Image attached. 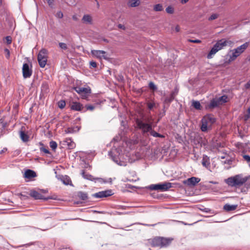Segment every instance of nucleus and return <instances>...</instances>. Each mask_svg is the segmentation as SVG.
I'll return each mask as SVG.
<instances>
[{
	"label": "nucleus",
	"mask_w": 250,
	"mask_h": 250,
	"mask_svg": "<svg viewBox=\"0 0 250 250\" xmlns=\"http://www.w3.org/2000/svg\"><path fill=\"white\" fill-rule=\"evenodd\" d=\"M153 119L151 116H146L142 114L135 119L136 128L141 131L145 136L150 134L154 137L165 138L164 135L156 132L152 128Z\"/></svg>",
	"instance_id": "1"
},
{
	"label": "nucleus",
	"mask_w": 250,
	"mask_h": 250,
	"mask_svg": "<svg viewBox=\"0 0 250 250\" xmlns=\"http://www.w3.org/2000/svg\"><path fill=\"white\" fill-rule=\"evenodd\" d=\"M250 179V176L243 177L241 174H237L230 177L225 180V183L231 187H239L244 184V187L248 191L250 188V183H246Z\"/></svg>",
	"instance_id": "2"
},
{
	"label": "nucleus",
	"mask_w": 250,
	"mask_h": 250,
	"mask_svg": "<svg viewBox=\"0 0 250 250\" xmlns=\"http://www.w3.org/2000/svg\"><path fill=\"white\" fill-rule=\"evenodd\" d=\"M232 43V42L231 41L226 40L225 39H222L218 41L213 46L207 55V58L211 59L213 57V56L218 51L221 50L224 47L228 45H231Z\"/></svg>",
	"instance_id": "3"
},
{
	"label": "nucleus",
	"mask_w": 250,
	"mask_h": 250,
	"mask_svg": "<svg viewBox=\"0 0 250 250\" xmlns=\"http://www.w3.org/2000/svg\"><path fill=\"white\" fill-rule=\"evenodd\" d=\"M249 42H246L232 50V53L230 56L229 61H234L237 57L239 56L248 47Z\"/></svg>",
	"instance_id": "4"
},
{
	"label": "nucleus",
	"mask_w": 250,
	"mask_h": 250,
	"mask_svg": "<svg viewBox=\"0 0 250 250\" xmlns=\"http://www.w3.org/2000/svg\"><path fill=\"white\" fill-rule=\"evenodd\" d=\"M81 174L83 178L91 181H94L95 182H99L100 183H111L112 182V179L111 178H109L107 181L102 178H95L89 173H86L83 170L82 171Z\"/></svg>",
	"instance_id": "5"
},
{
	"label": "nucleus",
	"mask_w": 250,
	"mask_h": 250,
	"mask_svg": "<svg viewBox=\"0 0 250 250\" xmlns=\"http://www.w3.org/2000/svg\"><path fill=\"white\" fill-rule=\"evenodd\" d=\"M172 187V184L169 182H165L158 184H152L149 186V188L151 190L166 191Z\"/></svg>",
	"instance_id": "6"
},
{
	"label": "nucleus",
	"mask_w": 250,
	"mask_h": 250,
	"mask_svg": "<svg viewBox=\"0 0 250 250\" xmlns=\"http://www.w3.org/2000/svg\"><path fill=\"white\" fill-rule=\"evenodd\" d=\"M47 50L46 49H42L38 55V61L41 67L43 68L46 64L47 60Z\"/></svg>",
	"instance_id": "7"
},
{
	"label": "nucleus",
	"mask_w": 250,
	"mask_h": 250,
	"mask_svg": "<svg viewBox=\"0 0 250 250\" xmlns=\"http://www.w3.org/2000/svg\"><path fill=\"white\" fill-rule=\"evenodd\" d=\"M22 72L24 79L30 78L32 74V65L30 67L27 63H24L22 65Z\"/></svg>",
	"instance_id": "8"
},
{
	"label": "nucleus",
	"mask_w": 250,
	"mask_h": 250,
	"mask_svg": "<svg viewBox=\"0 0 250 250\" xmlns=\"http://www.w3.org/2000/svg\"><path fill=\"white\" fill-rule=\"evenodd\" d=\"M200 181V179L195 177H192L183 181V184L189 187L195 186Z\"/></svg>",
	"instance_id": "9"
},
{
	"label": "nucleus",
	"mask_w": 250,
	"mask_h": 250,
	"mask_svg": "<svg viewBox=\"0 0 250 250\" xmlns=\"http://www.w3.org/2000/svg\"><path fill=\"white\" fill-rule=\"evenodd\" d=\"M91 54L94 56L100 58V59H104L105 60H107L108 57L106 55V53L105 51L103 50H93L91 51Z\"/></svg>",
	"instance_id": "10"
},
{
	"label": "nucleus",
	"mask_w": 250,
	"mask_h": 250,
	"mask_svg": "<svg viewBox=\"0 0 250 250\" xmlns=\"http://www.w3.org/2000/svg\"><path fill=\"white\" fill-rule=\"evenodd\" d=\"M29 195L35 199H41L44 201H47L49 199H52L50 197H44L41 193L36 191L31 190L30 192Z\"/></svg>",
	"instance_id": "11"
},
{
	"label": "nucleus",
	"mask_w": 250,
	"mask_h": 250,
	"mask_svg": "<svg viewBox=\"0 0 250 250\" xmlns=\"http://www.w3.org/2000/svg\"><path fill=\"white\" fill-rule=\"evenodd\" d=\"M112 194L113 193L111 190H106L94 193L92 196L95 198H100L107 197L111 196Z\"/></svg>",
	"instance_id": "12"
},
{
	"label": "nucleus",
	"mask_w": 250,
	"mask_h": 250,
	"mask_svg": "<svg viewBox=\"0 0 250 250\" xmlns=\"http://www.w3.org/2000/svg\"><path fill=\"white\" fill-rule=\"evenodd\" d=\"M83 105L78 102H72L70 105V108L72 110L81 111L83 112Z\"/></svg>",
	"instance_id": "13"
},
{
	"label": "nucleus",
	"mask_w": 250,
	"mask_h": 250,
	"mask_svg": "<svg viewBox=\"0 0 250 250\" xmlns=\"http://www.w3.org/2000/svg\"><path fill=\"white\" fill-rule=\"evenodd\" d=\"M82 91L80 95L82 99H86L91 93V89L89 87L83 88Z\"/></svg>",
	"instance_id": "14"
},
{
	"label": "nucleus",
	"mask_w": 250,
	"mask_h": 250,
	"mask_svg": "<svg viewBox=\"0 0 250 250\" xmlns=\"http://www.w3.org/2000/svg\"><path fill=\"white\" fill-rule=\"evenodd\" d=\"M59 179L65 185H70L73 186L70 178L67 175H62L59 178Z\"/></svg>",
	"instance_id": "15"
},
{
	"label": "nucleus",
	"mask_w": 250,
	"mask_h": 250,
	"mask_svg": "<svg viewBox=\"0 0 250 250\" xmlns=\"http://www.w3.org/2000/svg\"><path fill=\"white\" fill-rule=\"evenodd\" d=\"M202 119L204 120V121H207V123L209 125H211L216 121L215 118L213 117V115L210 114L205 116Z\"/></svg>",
	"instance_id": "16"
},
{
	"label": "nucleus",
	"mask_w": 250,
	"mask_h": 250,
	"mask_svg": "<svg viewBox=\"0 0 250 250\" xmlns=\"http://www.w3.org/2000/svg\"><path fill=\"white\" fill-rule=\"evenodd\" d=\"M161 237H156L151 242V245L153 247H160L161 248Z\"/></svg>",
	"instance_id": "17"
},
{
	"label": "nucleus",
	"mask_w": 250,
	"mask_h": 250,
	"mask_svg": "<svg viewBox=\"0 0 250 250\" xmlns=\"http://www.w3.org/2000/svg\"><path fill=\"white\" fill-rule=\"evenodd\" d=\"M161 248L166 247L169 246L173 240L172 238H165L161 237Z\"/></svg>",
	"instance_id": "18"
},
{
	"label": "nucleus",
	"mask_w": 250,
	"mask_h": 250,
	"mask_svg": "<svg viewBox=\"0 0 250 250\" xmlns=\"http://www.w3.org/2000/svg\"><path fill=\"white\" fill-rule=\"evenodd\" d=\"M202 164L206 168L209 167L210 165L209 157L206 155H204L202 160Z\"/></svg>",
	"instance_id": "19"
},
{
	"label": "nucleus",
	"mask_w": 250,
	"mask_h": 250,
	"mask_svg": "<svg viewBox=\"0 0 250 250\" xmlns=\"http://www.w3.org/2000/svg\"><path fill=\"white\" fill-rule=\"evenodd\" d=\"M220 104V102L217 99H213L210 102L208 105L209 108H214L219 106Z\"/></svg>",
	"instance_id": "20"
},
{
	"label": "nucleus",
	"mask_w": 250,
	"mask_h": 250,
	"mask_svg": "<svg viewBox=\"0 0 250 250\" xmlns=\"http://www.w3.org/2000/svg\"><path fill=\"white\" fill-rule=\"evenodd\" d=\"M238 207L237 205L225 204L223 207V209L227 211H230L235 210Z\"/></svg>",
	"instance_id": "21"
},
{
	"label": "nucleus",
	"mask_w": 250,
	"mask_h": 250,
	"mask_svg": "<svg viewBox=\"0 0 250 250\" xmlns=\"http://www.w3.org/2000/svg\"><path fill=\"white\" fill-rule=\"evenodd\" d=\"M7 123L4 121L3 119H0V130L1 135L5 133V129L7 126Z\"/></svg>",
	"instance_id": "22"
},
{
	"label": "nucleus",
	"mask_w": 250,
	"mask_h": 250,
	"mask_svg": "<svg viewBox=\"0 0 250 250\" xmlns=\"http://www.w3.org/2000/svg\"><path fill=\"white\" fill-rule=\"evenodd\" d=\"M36 176L35 171L31 169H27L24 173V177L28 179H31Z\"/></svg>",
	"instance_id": "23"
},
{
	"label": "nucleus",
	"mask_w": 250,
	"mask_h": 250,
	"mask_svg": "<svg viewBox=\"0 0 250 250\" xmlns=\"http://www.w3.org/2000/svg\"><path fill=\"white\" fill-rule=\"evenodd\" d=\"M64 142L65 143L64 145H67L69 149H72L75 146L74 142L70 138L65 139Z\"/></svg>",
	"instance_id": "24"
},
{
	"label": "nucleus",
	"mask_w": 250,
	"mask_h": 250,
	"mask_svg": "<svg viewBox=\"0 0 250 250\" xmlns=\"http://www.w3.org/2000/svg\"><path fill=\"white\" fill-rule=\"evenodd\" d=\"M80 128V127L78 126H75L74 127H68L65 131L66 133H74L78 132Z\"/></svg>",
	"instance_id": "25"
},
{
	"label": "nucleus",
	"mask_w": 250,
	"mask_h": 250,
	"mask_svg": "<svg viewBox=\"0 0 250 250\" xmlns=\"http://www.w3.org/2000/svg\"><path fill=\"white\" fill-rule=\"evenodd\" d=\"M82 21L83 23L91 24L92 21V17L88 14L84 15L82 18Z\"/></svg>",
	"instance_id": "26"
},
{
	"label": "nucleus",
	"mask_w": 250,
	"mask_h": 250,
	"mask_svg": "<svg viewBox=\"0 0 250 250\" xmlns=\"http://www.w3.org/2000/svg\"><path fill=\"white\" fill-rule=\"evenodd\" d=\"M174 99V93H172L168 97H166L164 101V104H167L168 105L172 102Z\"/></svg>",
	"instance_id": "27"
},
{
	"label": "nucleus",
	"mask_w": 250,
	"mask_h": 250,
	"mask_svg": "<svg viewBox=\"0 0 250 250\" xmlns=\"http://www.w3.org/2000/svg\"><path fill=\"white\" fill-rule=\"evenodd\" d=\"M20 136L21 140L24 142H27L29 141V136L23 131H20Z\"/></svg>",
	"instance_id": "28"
},
{
	"label": "nucleus",
	"mask_w": 250,
	"mask_h": 250,
	"mask_svg": "<svg viewBox=\"0 0 250 250\" xmlns=\"http://www.w3.org/2000/svg\"><path fill=\"white\" fill-rule=\"evenodd\" d=\"M140 4V0H130L128 2V5L129 7H135L139 6Z\"/></svg>",
	"instance_id": "29"
},
{
	"label": "nucleus",
	"mask_w": 250,
	"mask_h": 250,
	"mask_svg": "<svg viewBox=\"0 0 250 250\" xmlns=\"http://www.w3.org/2000/svg\"><path fill=\"white\" fill-rule=\"evenodd\" d=\"M78 197L82 200H86L87 199V194L86 192L79 191L77 193Z\"/></svg>",
	"instance_id": "30"
},
{
	"label": "nucleus",
	"mask_w": 250,
	"mask_h": 250,
	"mask_svg": "<svg viewBox=\"0 0 250 250\" xmlns=\"http://www.w3.org/2000/svg\"><path fill=\"white\" fill-rule=\"evenodd\" d=\"M202 125L201 126V129L203 132H206L208 130V124L207 123V121H204L202 119L201 120Z\"/></svg>",
	"instance_id": "31"
},
{
	"label": "nucleus",
	"mask_w": 250,
	"mask_h": 250,
	"mask_svg": "<svg viewBox=\"0 0 250 250\" xmlns=\"http://www.w3.org/2000/svg\"><path fill=\"white\" fill-rule=\"evenodd\" d=\"M95 108V106L92 104H86L85 106H83V112L84 113L87 110L93 111Z\"/></svg>",
	"instance_id": "32"
},
{
	"label": "nucleus",
	"mask_w": 250,
	"mask_h": 250,
	"mask_svg": "<svg viewBox=\"0 0 250 250\" xmlns=\"http://www.w3.org/2000/svg\"><path fill=\"white\" fill-rule=\"evenodd\" d=\"M49 89V85L46 82H43L41 85V90L42 92H47Z\"/></svg>",
	"instance_id": "33"
},
{
	"label": "nucleus",
	"mask_w": 250,
	"mask_h": 250,
	"mask_svg": "<svg viewBox=\"0 0 250 250\" xmlns=\"http://www.w3.org/2000/svg\"><path fill=\"white\" fill-rule=\"evenodd\" d=\"M192 105L197 110H200L201 109V104L198 101H193Z\"/></svg>",
	"instance_id": "34"
},
{
	"label": "nucleus",
	"mask_w": 250,
	"mask_h": 250,
	"mask_svg": "<svg viewBox=\"0 0 250 250\" xmlns=\"http://www.w3.org/2000/svg\"><path fill=\"white\" fill-rule=\"evenodd\" d=\"M153 9L155 11H162L163 10V7L161 4H157L154 6Z\"/></svg>",
	"instance_id": "35"
},
{
	"label": "nucleus",
	"mask_w": 250,
	"mask_h": 250,
	"mask_svg": "<svg viewBox=\"0 0 250 250\" xmlns=\"http://www.w3.org/2000/svg\"><path fill=\"white\" fill-rule=\"evenodd\" d=\"M227 96L226 95H223L221 97H220L219 98H218V100L220 102V104H222L223 103H225L227 102Z\"/></svg>",
	"instance_id": "36"
},
{
	"label": "nucleus",
	"mask_w": 250,
	"mask_h": 250,
	"mask_svg": "<svg viewBox=\"0 0 250 250\" xmlns=\"http://www.w3.org/2000/svg\"><path fill=\"white\" fill-rule=\"evenodd\" d=\"M66 105L65 101L61 100L58 103V106L61 109H63Z\"/></svg>",
	"instance_id": "37"
},
{
	"label": "nucleus",
	"mask_w": 250,
	"mask_h": 250,
	"mask_svg": "<svg viewBox=\"0 0 250 250\" xmlns=\"http://www.w3.org/2000/svg\"><path fill=\"white\" fill-rule=\"evenodd\" d=\"M147 106L149 110H152L153 108H156V104L154 102H148L147 103Z\"/></svg>",
	"instance_id": "38"
},
{
	"label": "nucleus",
	"mask_w": 250,
	"mask_h": 250,
	"mask_svg": "<svg viewBox=\"0 0 250 250\" xmlns=\"http://www.w3.org/2000/svg\"><path fill=\"white\" fill-rule=\"evenodd\" d=\"M50 147L52 150H55L57 147V144L55 141H51L49 143Z\"/></svg>",
	"instance_id": "39"
},
{
	"label": "nucleus",
	"mask_w": 250,
	"mask_h": 250,
	"mask_svg": "<svg viewBox=\"0 0 250 250\" xmlns=\"http://www.w3.org/2000/svg\"><path fill=\"white\" fill-rule=\"evenodd\" d=\"M166 11L168 14H172L174 13V8L171 6H167L166 9Z\"/></svg>",
	"instance_id": "40"
},
{
	"label": "nucleus",
	"mask_w": 250,
	"mask_h": 250,
	"mask_svg": "<svg viewBox=\"0 0 250 250\" xmlns=\"http://www.w3.org/2000/svg\"><path fill=\"white\" fill-rule=\"evenodd\" d=\"M197 141L198 144H201V146L202 145H203V146H206V144L205 142V141H203V138L202 137H200V136H198L197 137Z\"/></svg>",
	"instance_id": "41"
},
{
	"label": "nucleus",
	"mask_w": 250,
	"mask_h": 250,
	"mask_svg": "<svg viewBox=\"0 0 250 250\" xmlns=\"http://www.w3.org/2000/svg\"><path fill=\"white\" fill-rule=\"evenodd\" d=\"M113 160L118 165L120 166H125V164L124 162L122 161H119L118 160H117L114 157L112 158Z\"/></svg>",
	"instance_id": "42"
},
{
	"label": "nucleus",
	"mask_w": 250,
	"mask_h": 250,
	"mask_svg": "<svg viewBox=\"0 0 250 250\" xmlns=\"http://www.w3.org/2000/svg\"><path fill=\"white\" fill-rule=\"evenodd\" d=\"M59 47L63 50H66L67 49V46L66 43L63 42H59Z\"/></svg>",
	"instance_id": "43"
},
{
	"label": "nucleus",
	"mask_w": 250,
	"mask_h": 250,
	"mask_svg": "<svg viewBox=\"0 0 250 250\" xmlns=\"http://www.w3.org/2000/svg\"><path fill=\"white\" fill-rule=\"evenodd\" d=\"M148 86H149V87L151 89H152L153 90H156L157 89V86L155 85V84L151 82L149 83V84H148Z\"/></svg>",
	"instance_id": "44"
},
{
	"label": "nucleus",
	"mask_w": 250,
	"mask_h": 250,
	"mask_svg": "<svg viewBox=\"0 0 250 250\" xmlns=\"http://www.w3.org/2000/svg\"><path fill=\"white\" fill-rule=\"evenodd\" d=\"M218 17V15L217 14H212L208 18L209 21H212L216 19Z\"/></svg>",
	"instance_id": "45"
},
{
	"label": "nucleus",
	"mask_w": 250,
	"mask_h": 250,
	"mask_svg": "<svg viewBox=\"0 0 250 250\" xmlns=\"http://www.w3.org/2000/svg\"><path fill=\"white\" fill-rule=\"evenodd\" d=\"M83 87H75L73 89L77 92L79 95L82 93Z\"/></svg>",
	"instance_id": "46"
},
{
	"label": "nucleus",
	"mask_w": 250,
	"mask_h": 250,
	"mask_svg": "<svg viewBox=\"0 0 250 250\" xmlns=\"http://www.w3.org/2000/svg\"><path fill=\"white\" fill-rule=\"evenodd\" d=\"M63 15L62 11H58L56 14V17L58 18L62 19L63 18Z\"/></svg>",
	"instance_id": "47"
},
{
	"label": "nucleus",
	"mask_w": 250,
	"mask_h": 250,
	"mask_svg": "<svg viewBox=\"0 0 250 250\" xmlns=\"http://www.w3.org/2000/svg\"><path fill=\"white\" fill-rule=\"evenodd\" d=\"M40 150L42 152H44L45 153H46V154H50V152L48 150V149L44 147H41L40 148Z\"/></svg>",
	"instance_id": "48"
},
{
	"label": "nucleus",
	"mask_w": 250,
	"mask_h": 250,
	"mask_svg": "<svg viewBox=\"0 0 250 250\" xmlns=\"http://www.w3.org/2000/svg\"><path fill=\"white\" fill-rule=\"evenodd\" d=\"M90 66L92 68H96L97 67V63L94 61L90 62Z\"/></svg>",
	"instance_id": "49"
},
{
	"label": "nucleus",
	"mask_w": 250,
	"mask_h": 250,
	"mask_svg": "<svg viewBox=\"0 0 250 250\" xmlns=\"http://www.w3.org/2000/svg\"><path fill=\"white\" fill-rule=\"evenodd\" d=\"M250 118V114L246 113L244 115L243 119L245 121H248Z\"/></svg>",
	"instance_id": "50"
},
{
	"label": "nucleus",
	"mask_w": 250,
	"mask_h": 250,
	"mask_svg": "<svg viewBox=\"0 0 250 250\" xmlns=\"http://www.w3.org/2000/svg\"><path fill=\"white\" fill-rule=\"evenodd\" d=\"M6 42L8 44H10L12 42L11 38L10 36H7L5 38Z\"/></svg>",
	"instance_id": "51"
},
{
	"label": "nucleus",
	"mask_w": 250,
	"mask_h": 250,
	"mask_svg": "<svg viewBox=\"0 0 250 250\" xmlns=\"http://www.w3.org/2000/svg\"><path fill=\"white\" fill-rule=\"evenodd\" d=\"M243 158L248 162H250V156L248 155H244L243 156Z\"/></svg>",
	"instance_id": "52"
},
{
	"label": "nucleus",
	"mask_w": 250,
	"mask_h": 250,
	"mask_svg": "<svg viewBox=\"0 0 250 250\" xmlns=\"http://www.w3.org/2000/svg\"><path fill=\"white\" fill-rule=\"evenodd\" d=\"M4 52L6 53V58H9L10 57V51L7 48L4 49Z\"/></svg>",
	"instance_id": "53"
},
{
	"label": "nucleus",
	"mask_w": 250,
	"mask_h": 250,
	"mask_svg": "<svg viewBox=\"0 0 250 250\" xmlns=\"http://www.w3.org/2000/svg\"><path fill=\"white\" fill-rule=\"evenodd\" d=\"M189 42L193 43H200L201 42V41L199 40H189Z\"/></svg>",
	"instance_id": "54"
},
{
	"label": "nucleus",
	"mask_w": 250,
	"mask_h": 250,
	"mask_svg": "<svg viewBox=\"0 0 250 250\" xmlns=\"http://www.w3.org/2000/svg\"><path fill=\"white\" fill-rule=\"evenodd\" d=\"M118 28H119L120 29H122L123 30H125V27L124 25H123L122 24H119L118 25Z\"/></svg>",
	"instance_id": "55"
},
{
	"label": "nucleus",
	"mask_w": 250,
	"mask_h": 250,
	"mask_svg": "<svg viewBox=\"0 0 250 250\" xmlns=\"http://www.w3.org/2000/svg\"><path fill=\"white\" fill-rule=\"evenodd\" d=\"M46 0L47 1L48 5L50 6L53 4V3L54 2V0Z\"/></svg>",
	"instance_id": "56"
},
{
	"label": "nucleus",
	"mask_w": 250,
	"mask_h": 250,
	"mask_svg": "<svg viewBox=\"0 0 250 250\" xmlns=\"http://www.w3.org/2000/svg\"><path fill=\"white\" fill-rule=\"evenodd\" d=\"M245 87L246 88H250V81L246 84Z\"/></svg>",
	"instance_id": "57"
},
{
	"label": "nucleus",
	"mask_w": 250,
	"mask_h": 250,
	"mask_svg": "<svg viewBox=\"0 0 250 250\" xmlns=\"http://www.w3.org/2000/svg\"><path fill=\"white\" fill-rule=\"evenodd\" d=\"M203 211L206 212H209L210 211V209L208 208H205L203 209Z\"/></svg>",
	"instance_id": "58"
},
{
	"label": "nucleus",
	"mask_w": 250,
	"mask_h": 250,
	"mask_svg": "<svg viewBox=\"0 0 250 250\" xmlns=\"http://www.w3.org/2000/svg\"><path fill=\"white\" fill-rule=\"evenodd\" d=\"M180 2L182 4H185L189 0H180Z\"/></svg>",
	"instance_id": "59"
},
{
	"label": "nucleus",
	"mask_w": 250,
	"mask_h": 250,
	"mask_svg": "<svg viewBox=\"0 0 250 250\" xmlns=\"http://www.w3.org/2000/svg\"><path fill=\"white\" fill-rule=\"evenodd\" d=\"M180 29V27H179L178 25H177V26H176V27H175V31H176L177 32H179Z\"/></svg>",
	"instance_id": "60"
},
{
	"label": "nucleus",
	"mask_w": 250,
	"mask_h": 250,
	"mask_svg": "<svg viewBox=\"0 0 250 250\" xmlns=\"http://www.w3.org/2000/svg\"><path fill=\"white\" fill-rule=\"evenodd\" d=\"M248 191L246 190V188H245L244 187H243V188L241 189V192L246 193Z\"/></svg>",
	"instance_id": "61"
},
{
	"label": "nucleus",
	"mask_w": 250,
	"mask_h": 250,
	"mask_svg": "<svg viewBox=\"0 0 250 250\" xmlns=\"http://www.w3.org/2000/svg\"><path fill=\"white\" fill-rule=\"evenodd\" d=\"M72 18L75 21H77V17L76 16H73Z\"/></svg>",
	"instance_id": "62"
},
{
	"label": "nucleus",
	"mask_w": 250,
	"mask_h": 250,
	"mask_svg": "<svg viewBox=\"0 0 250 250\" xmlns=\"http://www.w3.org/2000/svg\"><path fill=\"white\" fill-rule=\"evenodd\" d=\"M247 112V113H248V114H250V107L248 108Z\"/></svg>",
	"instance_id": "63"
},
{
	"label": "nucleus",
	"mask_w": 250,
	"mask_h": 250,
	"mask_svg": "<svg viewBox=\"0 0 250 250\" xmlns=\"http://www.w3.org/2000/svg\"><path fill=\"white\" fill-rule=\"evenodd\" d=\"M42 191L43 192V193H46L47 192V190H45V189H42Z\"/></svg>",
	"instance_id": "64"
}]
</instances>
